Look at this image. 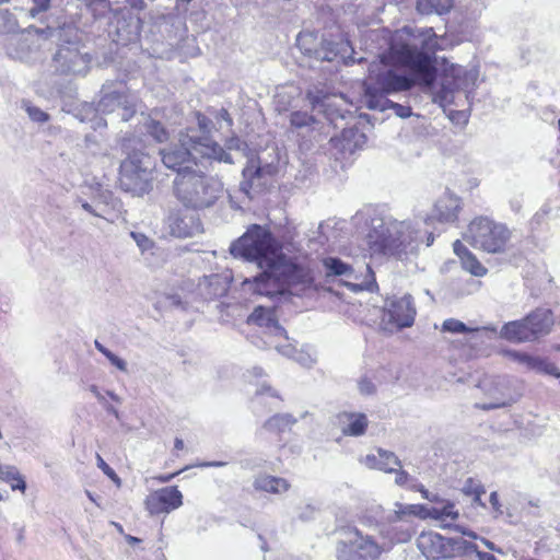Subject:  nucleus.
I'll use <instances>...</instances> for the list:
<instances>
[{"mask_svg":"<svg viewBox=\"0 0 560 560\" xmlns=\"http://www.w3.org/2000/svg\"><path fill=\"white\" fill-rule=\"evenodd\" d=\"M444 39L432 27L405 26L392 36L380 63L371 65L369 82L364 84V103L373 94H389L411 90L416 83L431 86L436 80V51Z\"/></svg>","mask_w":560,"mask_h":560,"instance_id":"1","label":"nucleus"},{"mask_svg":"<svg viewBox=\"0 0 560 560\" xmlns=\"http://www.w3.org/2000/svg\"><path fill=\"white\" fill-rule=\"evenodd\" d=\"M368 228L366 242L373 254L404 259L416 254L421 243L418 223L412 220L375 214L370 218Z\"/></svg>","mask_w":560,"mask_h":560,"instance_id":"2","label":"nucleus"},{"mask_svg":"<svg viewBox=\"0 0 560 560\" xmlns=\"http://www.w3.org/2000/svg\"><path fill=\"white\" fill-rule=\"evenodd\" d=\"M262 271L253 280V291L271 299L289 295L311 296L317 292L313 272L285 258L260 268Z\"/></svg>","mask_w":560,"mask_h":560,"instance_id":"3","label":"nucleus"},{"mask_svg":"<svg viewBox=\"0 0 560 560\" xmlns=\"http://www.w3.org/2000/svg\"><path fill=\"white\" fill-rule=\"evenodd\" d=\"M163 164L179 173L191 172L202 161L232 164L233 159L220 144L207 137H197L195 128L179 133L178 144L160 151Z\"/></svg>","mask_w":560,"mask_h":560,"instance_id":"4","label":"nucleus"},{"mask_svg":"<svg viewBox=\"0 0 560 560\" xmlns=\"http://www.w3.org/2000/svg\"><path fill=\"white\" fill-rule=\"evenodd\" d=\"M230 253L235 258L256 264L258 268L285 258L270 230L258 224L248 226L246 232L231 244Z\"/></svg>","mask_w":560,"mask_h":560,"instance_id":"5","label":"nucleus"},{"mask_svg":"<svg viewBox=\"0 0 560 560\" xmlns=\"http://www.w3.org/2000/svg\"><path fill=\"white\" fill-rule=\"evenodd\" d=\"M223 189L222 183L200 171L184 172L174 179V194L186 208L199 210L214 205Z\"/></svg>","mask_w":560,"mask_h":560,"instance_id":"6","label":"nucleus"},{"mask_svg":"<svg viewBox=\"0 0 560 560\" xmlns=\"http://www.w3.org/2000/svg\"><path fill=\"white\" fill-rule=\"evenodd\" d=\"M88 7L98 14L109 10L116 16V40L122 45L133 43L139 38L142 22L138 14L144 7L143 0H89Z\"/></svg>","mask_w":560,"mask_h":560,"instance_id":"7","label":"nucleus"},{"mask_svg":"<svg viewBox=\"0 0 560 560\" xmlns=\"http://www.w3.org/2000/svg\"><path fill=\"white\" fill-rule=\"evenodd\" d=\"M82 110L85 113L81 116V121H90L94 130L106 127V120L101 115L114 114L118 112L121 120L130 119L135 114L133 98L127 94L122 86L120 89H112V86L103 85L101 90V98L97 106L91 104L83 105Z\"/></svg>","mask_w":560,"mask_h":560,"instance_id":"8","label":"nucleus"},{"mask_svg":"<svg viewBox=\"0 0 560 560\" xmlns=\"http://www.w3.org/2000/svg\"><path fill=\"white\" fill-rule=\"evenodd\" d=\"M59 44L52 57L56 72L68 75H85L90 69L91 56L83 50L74 28L59 31Z\"/></svg>","mask_w":560,"mask_h":560,"instance_id":"9","label":"nucleus"},{"mask_svg":"<svg viewBox=\"0 0 560 560\" xmlns=\"http://www.w3.org/2000/svg\"><path fill=\"white\" fill-rule=\"evenodd\" d=\"M152 162L148 154L133 151L120 163L119 187L133 196H143L152 189Z\"/></svg>","mask_w":560,"mask_h":560,"instance_id":"10","label":"nucleus"},{"mask_svg":"<svg viewBox=\"0 0 560 560\" xmlns=\"http://www.w3.org/2000/svg\"><path fill=\"white\" fill-rule=\"evenodd\" d=\"M465 237L476 248L499 254L506 250L511 231L503 223L488 217H478L469 223Z\"/></svg>","mask_w":560,"mask_h":560,"instance_id":"11","label":"nucleus"},{"mask_svg":"<svg viewBox=\"0 0 560 560\" xmlns=\"http://www.w3.org/2000/svg\"><path fill=\"white\" fill-rule=\"evenodd\" d=\"M54 28H37L35 26H30L21 34L16 36H12L7 44V55L15 60L31 63L36 61L40 57L39 52V44L37 39L34 38L33 33H35L39 37L48 38L52 36Z\"/></svg>","mask_w":560,"mask_h":560,"instance_id":"12","label":"nucleus"},{"mask_svg":"<svg viewBox=\"0 0 560 560\" xmlns=\"http://www.w3.org/2000/svg\"><path fill=\"white\" fill-rule=\"evenodd\" d=\"M326 277H340L345 278L343 284L352 291L368 290L373 292L377 288L375 275L369 265L365 266L366 275L360 282L352 283L349 280L359 281L361 277L357 273L350 264L345 262L339 257H325L323 260Z\"/></svg>","mask_w":560,"mask_h":560,"instance_id":"13","label":"nucleus"},{"mask_svg":"<svg viewBox=\"0 0 560 560\" xmlns=\"http://www.w3.org/2000/svg\"><path fill=\"white\" fill-rule=\"evenodd\" d=\"M168 233L177 238L194 237L202 232V224L198 214L186 209H173L164 221Z\"/></svg>","mask_w":560,"mask_h":560,"instance_id":"14","label":"nucleus"},{"mask_svg":"<svg viewBox=\"0 0 560 560\" xmlns=\"http://www.w3.org/2000/svg\"><path fill=\"white\" fill-rule=\"evenodd\" d=\"M463 209V200L456 194L445 190L434 202L431 212L425 217L424 222L430 225L434 222L441 224H454L458 220Z\"/></svg>","mask_w":560,"mask_h":560,"instance_id":"15","label":"nucleus"},{"mask_svg":"<svg viewBox=\"0 0 560 560\" xmlns=\"http://www.w3.org/2000/svg\"><path fill=\"white\" fill-rule=\"evenodd\" d=\"M183 505V494L177 487H165L147 497L145 506L150 514L170 513Z\"/></svg>","mask_w":560,"mask_h":560,"instance_id":"16","label":"nucleus"},{"mask_svg":"<svg viewBox=\"0 0 560 560\" xmlns=\"http://www.w3.org/2000/svg\"><path fill=\"white\" fill-rule=\"evenodd\" d=\"M489 402H477L476 407L482 410H491L511 406L518 399V394L512 389L508 377H498L491 382L488 389Z\"/></svg>","mask_w":560,"mask_h":560,"instance_id":"17","label":"nucleus"},{"mask_svg":"<svg viewBox=\"0 0 560 560\" xmlns=\"http://www.w3.org/2000/svg\"><path fill=\"white\" fill-rule=\"evenodd\" d=\"M417 311L411 295L395 298L386 304L385 317L397 328L412 326Z\"/></svg>","mask_w":560,"mask_h":560,"instance_id":"18","label":"nucleus"},{"mask_svg":"<svg viewBox=\"0 0 560 560\" xmlns=\"http://www.w3.org/2000/svg\"><path fill=\"white\" fill-rule=\"evenodd\" d=\"M247 323L258 326L264 334V340H269L271 337H283L288 340L285 329L279 324L275 311L271 307L257 306L248 316Z\"/></svg>","mask_w":560,"mask_h":560,"instance_id":"19","label":"nucleus"},{"mask_svg":"<svg viewBox=\"0 0 560 560\" xmlns=\"http://www.w3.org/2000/svg\"><path fill=\"white\" fill-rule=\"evenodd\" d=\"M273 167L270 165L261 166L258 159H250L243 168V179L240 184V190L248 198H253L252 191H258L265 185L266 175H271Z\"/></svg>","mask_w":560,"mask_h":560,"instance_id":"20","label":"nucleus"},{"mask_svg":"<svg viewBox=\"0 0 560 560\" xmlns=\"http://www.w3.org/2000/svg\"><path fill=\"white\" fill-rule=\"evenodd\" d=\"M317 120L306 112L295 110L290 114V130L302 138L301 147L310 149L311 142L316 138Z\"/></svg>","mask_w":560,"mask_h":560,"instance_id":"21","label":"nucleus"},{"mask_svg":"<svg viewBox=\"0 0 560 560\" xmlns=\"http://www.w3.org/2000/svg\"><path fill=\"white\" fill-rule=\"evenodd\" d=\"M228 276L212 273L205 276L197 284V294L205 301H212L224 296L229 290Z\"/></svg>","mask_w":560,"mask_h":560,"instance_id":"22","label":"nucleus"},{"mask_svg":"<svg viewBox=\"0 0 560 560\" xmlns=\"http://www.w3.org/2000/svg\"><path fill=\"white\" fill-rule=\"evenodd\" d=\"M509 355L512 360L523 365L526 370L552 375L557 378H560V371L558 368L539 357H533L521 351H510Z\"/></svg>","mask_w":560,"mask_h":560,"instance_id":"23","label":"nucleus"},{"mask_svg":"<svg viewBox=\"0 0 560 560\" xmlns=\"http://www.w3.org/2000/svg\"><path fill=\"white\" fill-rule=\"evenodd\" d=\"M336 424L345 435L361 436L365 433L369 421L364 413L343 411L336 416Z\"/></svg>","mask_w":560,"mask_h":560,"instance_id":"24","label":"nucleus"},{"mask_svg":"<svg viewBox=\"0 0 560 560\" xmlns=\"http://www.w3.org/2000/svg\"><path fill=\"white\" fill-rule=\"evenodd\" d=\"M349 542L366 559H377L383 552L382 547L370 535H363L358 528L348 530Z\"/></svg>","mask_w":560,"mask_h":560,"instance_id":"25","label":"nucleus"},{"mask_svg":"<svg viewBox=\"0 0 560 560\" xmlns=\"http://www.w3.org/2000/svg\"><path fill=\"white\" fill-rule=\"evenodd\" d=\"M363 464L371 469H377L387 474L394 472L396 467H401V462L395 453L383 448H378L375 454H368L363 459Z\"/></svg>","mask_w":560,"mask_h":560,"instance_id":"26","label":"nucleus"},{"mask_svg":"<svg viewBox=\"0 0 560 560\" xmlns=\"http://www.w3.org/2000/svg\"><path fill=\"white\" fill-rule=\"evenodd\" d=\"M451 75L454 79L453 88H450L446 83H443L441 86V90L435 94L434 101L439 103L441 106H445L447 104L453 103L454 100V89L462 88V83L457 80L460 78L462 74H465V77L471 80L477 79V74L472 71H465L463 67L452 65L450 68Z\"/></svg>","mask_w":560,"mask_h":560,"instance_id":"27","label":"nucleus"},{"mask_svg":"<svg viewBox=\"0 0 560 560\" xmlns=\"http://www.w3.org/2000/svg\"><path fill=\"white\" fill-rule=\"evenodd\" d=\"M500 337L511 342H526L535 340L526 317L521 320H513L504 324L500 330Z\"/></svg>","mask_w":560,"mask_h":560,"instance_id":"28","label":"nucleus"},{"mask_svg":"<svg viewBox=\"0 0 560 560\" xmlns=\"http://www.w3.org/2000/svg\"><path fill=\"white\" fill-rule=\"evenodd\" d=\"M526 319L535 340L549 334L553 325L552 312L548 308H537L528 314Z\"/></svg>","mask_w":560,"mask_h":560,"instance_id":"29","label":"nucleus"},{"mask_svg":"<svg viewBox=\"0 0 560 560\" xmlns=\"http://www.w3.org/2000/svg\"><path fill=\"white\" fill-rule=\"evenodd\" d=\"M366 107L372 110L384 112L388 108L393 109L395 115L400 118H408L412 115V109L408 105H402L390 101L382 94H373L369 97Z\"/></svg>","mask_w":560,"mask_h":560,"instance_id":"30","label":"nucleus"},{"mask_svg":"<svg viewBox=\"0 0 560 560\" xmlns=\"http://www.w3.org/2000/svg\"><path fill=\"white\" fill-rule=\"evenodd\" d=\"M77 202L80 203L81 208L89 214L102 219H106L109 205H112L113 208L115 207V201L113 200L112 194L109 191H103L98 194L92 202H89L82 198H78Z\"/></svg>","mask_w":560,"mask_h":560,"instance_id":"31","label":"nucleus"},{"mask_svg":"<svg viewBox=\"0 0 560 560\" xmlns=\"http://www.w3.org/2000/svg\"><path fill=\"white\" fill-rule=\"evenodd\" d=\"M453 248L465 270L476 277H482L487 273V268L479 262L476 256L460 241H455Z\"/></svg>","mask_w":560,"mask_h":560,"instance_id":"32","label":"nucleus"},{"mask_svg":"<svg viewBox=\"0 0 560 560\" xmlns=\"http://www.w3.org/2000/svg\"><path fill=\"white\" fill-rule=\"evenodd\" d=\"M254 487L256 490L280 494L288 491L290 485L284 478L262 475L255 479Z\"/></svg>","mask_w":560,"mask_h":560,"instance_id":"33","label":"nucleus"},{"mask_svg":"<svg viewBox=\"0 0 560 560\" xmlns=\"http://www.w3.org/2000/svg\"><path fill=\"white\" fill-rule=\"evenodd\" d=\"M298 419L290 413H277L270 417L262 425V430L271 433H282L290 430Z\"/></svg>","mask_w":560,"mask_h":560,"instance_id":"34","label":"nucleus"},{"mask_svg":"<svg viewBox=\"0 0 560 560\" xmlns=\"http://www.w3.org/2000/svg\"><path fill=\"white\" fill-rule=\"evenodd\" d=\"M454 0H418L417 10L421 14H433L439 15L447 13L453 7Z\"/></svg>","mask_w":560,"mask_h":560,"instance_id":"35","label":"nucleus"},{"mask_svg":"<svg viewBox=\"0 0 560 560\" xmlns=\"http://www.w3.org/2000/svg\"><path fill=\"white\" fill-rule=\"evenodd\" d=\"M459 516L458 511L455 509L453 502L447 501L442 508H431V518L442 523V527L451 526V523L456 521Z\"/></svg>","mask_w":560,"mask_h":560,"instance_id":"36","label":"nucleus"},{"mask_svg":"<svg viewBox=\"0 0 560 560\" xmlns=\"http://www.w3.org/2000/svg\"><path fill=\"white\" fill-rule=\"evenodd\" d=\"M0 480L3 482L16 481V485H12V490H20L25 492L26 482L19 469L13 465H3L0 463Z\"/></svg>","mask_w":560,"mask_h":560,"instance_id":"37","label":"nucleus"},{"mask_svg":"<svg viewBox=\"0 0 560 560\" xmlns=\"http://www.w3.org/2000/svg\"><path fill=\"white\" fill-rule=\"evenodd\" d=\"M262 342L266 348H273L289 359H293L294 354L298 353L296 347L283 337H271L269 340H262Z\"/></svg>","mask_w":560,"mask_h":560,"instance_id":"38","label":"nucleus"},{"mask_svg":"<svg viewBox=\"0 0 560 560\" xmlns=\"http://www.w3.org/2000/svg\"><path fill=\"white\" fill-rule=\"evenodd\" d=\"M336 556L338 560H368L348 540L338 541Z\"/></svg>","mask_w":560,"mask_h":560,"instance_id":"39","label":"nucleus"},{"mask_svg":"<svg viewBox=\"0 0 560 560\" xmlns=\"http://www.w3.org/2000/svg\"><path fill=\"white\" fill-rule=\"evenodd\" d=\"M19 28L18 19L9 10H0V34L14 33Z\"/></svg>","mask_w":560,"mask_h":560,"instance_id":"40","label":"nucleus"},{"mask_svg":"<svg viewBox=\"0 0 560 560\" xmlns=\"http://www.w3.org/2000/svg\"><path fill=\"white\" fill-rule=\"evenodd\" d=\"M130 236L136 242L142 255H145L148 252L154 254L155 244L145 234L141 232H130Z\"/></svg>","mask_w":560,"mask_h":560,"instance_id":"41","label":"nucleus"},{"mask_svg":"<svg viewBox=\"0 0 560 560\" xmlns=\"http://www.w3.org/2000/svg\"><path fill=\"white\" fill-rule=\"evenodd\" d=\"M307 100L313 109H325L328 107L330 97L323 91H308Z\"/></svg>","mask_w":560,"mask_h":560,"instance_id":"42","label":"nucleus"},{"mask_svg":"<svg viewBox=\"0 0 560 560\" xmlns=\"http://www.w3.org/2000/svg\"><path fill=\"white\" fill-rule=\"evenodd\" d=\"M147 132L156 141V142H164L168 139V132L167 130L155 120H150L145 125Z\"/></svg>","mask_w":560,"mask_h":560,"instance_id":"43","label":"nucleus"},{"mask_svg":"<svg viewBox=\"0 0 560 560\" xmlns=\"http://www.w3.org/2000/svg\"><path fill=\"white\" fill-rule=\"evenodd\" d=\"M443 331L452 332V334H464V332H470L478 330V328H469L467 327L463 322L455 319V318H448L445 319L442 325Z\"/></svg>","mask_w":560,"mask_h":560,"instance_id":"44","label":"nucleus"},{"mask_svg":"<svg viewBox=\"0 0 560 560\" xmlns=\"http://www.w3.org/2000/svg\"><path fill=\"white\" fill-rule=\"evenodd\" d=\"M382 514L383 508L381 505L373 506L360 516V522L368 527H374L378 524L377 518L381 517Z\"/></svg>","mask_w":560,"mask_h":560,"instance_id":"45","label":"nucleus"},{"mask_svg":"<svg viewBox=\"0 0 560 560\" xmlns=\"http://www.w3.org/2000/svg\"><path fill=\"white\" fill-rule=\"evenodd\" d=\"M410 504H402L399 502L395 503V510L393 513L386 516V520L389 523H395L398 521H402L406 516H412V512L409 510Z\"/></svg>","mask_w":560,"mask_h":560,"instance_id":"46","label":"nucleus"},{"mask_svg":"<svg viewBox=\"0 0 560 560\" xmlns=\"http://www.w3.org/2000/svg\"><path fill=\"white\" fill-rule=\"evenodd\" d=\"M443 539V537L439 534H423L419 537L418 539V547L419 549L422 551L423 555H425L427 557L429 556H433L431 551H427V545L428 544H435V542H439Z\"/></svg>","mask_w":560,"mask_h":560,"instance_id":"47","label":"nucleus"},{"mask_svg":"<svg viewBox=\"0 0 560 560\" xmlns=\"http://www.w3.org/2000/svg\"><path fill=\"white\" fill-rule=\"evenodd\" d=\"M197 122H198V130H196V136L197 137H207L209 139L210 138V132H211V126H212V121L206 117L205 115H201V114H197Z\"/></svg>","mask_w":560,"mask_h":560,"instance_id":"48","label":"nucleus"},{"mask_svg":"<svg viewBox=\"0 0 560 560\" xmlns=\"http://www.w3.org/2000/svg\"><path fill=\"white\" fill-rule=\"evenodd\" d=\"M351 138H354L355 141H354V144H353V148H357L359 145L360 142H364L365 141V135L362 133V132H359L358 129H353V128H349V129H345L342 131V139L345 141H349ZM348 145V149L350 151H352V147L350 143L347 144Z\"/></svg>","mask_w":560,"mask_h":560,"instance_id":"49","label":"nucleus"},{"mask_svg":"<svg viewBox=\"0 0 560 560\" xmlns=\"http://www.w3.org/2000/svg\"><path fill=\"white\" fill-rule=\"evenodd\" d=\"M97 467L110 478L117 486H120V478L114 471V469L103 459L100 454H96Z\"/></svg>","mask_w":560,"mask_h":560,"instance_id":"50","label":"nucleus"},{"mask_svg":"<svg viewBox=\"0 0 560 560\" xmlns=\"http://www.w3.org/2000/svg\"><path fill=\"white\" fill-rule=\"evenodd\" d=\"M26 112L28 117L35 122L43 124L49 119V115L42 110L39 107L27 105Z\"/></svg>","mask_w":560,"mask_h":560,"instance_id":"51","label":"nucleus"},{"mask_svg":"<svg viewBox=\"0 0 560 560\" xmlns=\"http://www.w3.org/2000/svg\"><path fill=\"white\" fill-rule=\"evenodd\" d=\"M292 360L306 368H311L315 363L314 357L304 350H298V353L294 354Z\"/></svg>","mask_w":560,"mask_h":560,"instance_id":"52","label":"nucleus"},{"mask_svg":"<svg viewBox=\"0 0 560 560\" xmlns=\"http://www.w3.org/2000/svg\"><path fill=\"white\" fill-rule=\"evenodd\" d=\"M51 0H32L33 8L30 10L31 18H35L40 12H46L50 8Z\"/></svg>","mask_w":560,"mask_h":560,"instance_id":"53","label":"nucleus"},{"mask_svg":"<svg viewBox=\"0 0 560 560\" xmlns=\"http://www.w3.org/2000/svg\"><path fill=\"white\" fill-rule=\"evenodd\" d=\"M409 510L412 512V516L420 518H431V508L422 504H410Z\"/></svg>","mask_w":560,"mask_h":560,"instance_id":"54","label":"nucleus"},{"mask_svg":"<svg viewBox=\"0 0 560 560\" xmlns=\"http://www.w3.org/2000/svg\"><path fill=\"white\" fill-rule=\"evenodd\" d=\"M106 359L116 366L121 372H127V363L125 360L116 355L114 352L109 351L106 353Z\"/></svg>","mask_w":560,"mask_h":560,"instance_id":"55","label":"nucleus"},{"mask_svg":"<svg viewBox=\"0 0 560 560\" xmlns=\"http://www.w3.org/2000/svg\"><path fill=\"white\" fill-rule=\"evenodd\" d=\"M466 545V548L475 551L478 560H497V558L489 552L478 550V547L475 544L463 541Z\"/></svg>","mask_w":560,"mask_h":560,"instance_id":"56","label":"nucleus"},{"mask_svg":"<svg viewBox=\"0 0 560 560\" xmlns=\"http://www.w3.org/2000/svg\"><path fill=\"white\" fill-rule=\"evenodd\" d=\"M394 472L396 474L395 483L397 486L402 487L408 483L410 476L406 470H402L401 467H396V470Z\"/></svg>","mask_w":560,"mask_h":560,"instance_id":"57","label":"nucleus"},{"mask_svg":"<svg viewBox=\"0 0 560 560\" xmlns=\"http://www.w3.org/2000/svg\"><path fill=\"white\" fill-rule=\"evenodd\" d=\"M359 389L362 394L370 395L375 392V386L371 381L363 378L359 382Z\"/></svg>","mask_w":560,"mask_h":560,"instance_id":"58","label":"nucleus"},{"mask_svg":"<svg viewBox=\"0 0 560 560\" xmlns=\"http://www.w3.org/2000/svg\"><path fill=\"white\" fill-rule=\"evenodd\" d=\"M287 97V95L284 93H279L277 96H276V109L281 113V112H285L289 109V103H285L284 102V98Z\"/></svg>","mask_w":560,"mask_h":560,"instance_id":"59","label":"nucleus"},{"mask_svg":"<svg viewBox=\"0 0 560 560\" xmlns=\"http://www.w3.org/2000/svg\"><path fill=\"white\" fill-rule=\"evenodd\" d=\"M226 145H228L229 150H232V149L242 150L243 147H245V143L240 138L232 137L231 139L228 140Z\"/></svg>","mask_w":560,"mask_h":560,"instance_id":"60","label":"nucleus"},{"mask_svg":"<svg viewBox=\"0 0 560 560\" xmlns=\"http://www.w3.org/2000/svg\"><path fill=\"white\" fill-rule=\"evenodd\" d=\"M265 394H268L270 395L271 397H276V398H279L277 392L275 389H272L270 386L266 385V384H262L257 390H256V395L257 396H262Z\"/></svg>","mask_w":560,"mask_h":560,"instance_id":"61","label":"nucleus"},{"mask_svg":"<svg viewBox=\"0 0 560 560\" xmlns=\"http://www.w3.org/2000/svg\"><path fill=\"white\" fill-rule=\"evenodd\" d=\"M217 118L225 121L228 127H231L233 125V119L231 118L229 112L224 108H221L219 110Z\"/></svg>","mask_w":560,"mask_h":560,"instance_id":"62","label":"nucleus"},{"mask_svg":"<svg viewBox=\"0 0 560 560\" xmlns=\"http://www.w3.org/2000/svg\"><path fill=\"white\" fill-rule=\"evenodd\" d=\"M450 118H451V120H453V121H455V120H456V121L463 120L464 122H466V121H467V119H468V117H467L466 113H465V112H463V110H455V112H451V114H450Z\"/></svg>","mask_w":560,"mask_h":560,"instance_id":"63","label":"nucleus"},{"mask_svg":"<svg viewBox=\"0 0 560 560\" xmlns=\"http://www.w3.org/2000/svg\"><path fill=\"white\" fill-rule=\"evenodd\" d=\"M489 501H490V504L492 505V508H493L495 511H500L499 497H498V493H497L495 491H493V492H491V493H490Z\"/></svg>","mask_w":560,"mask_h":560,"instance_id":"64","label":"nucleus"}]
</instances>
